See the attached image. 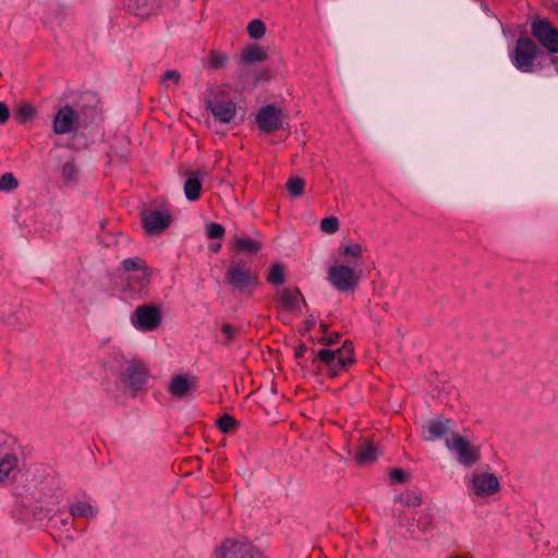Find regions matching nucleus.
I'll return each mask as SVG.
<instances>
[{
  "label": "nucleus",
  "instance_id": "nucleus-40",
  "mask_svg": "<svg viewBox=\"0 0 558 558\" xmlns=\"http://www.w3.org/2000/svg\"><path fill=\"white\" fill-rule=\"evenodd\" d=\"M10 117V111L4 102L0 101V124H4Z\"/></svg>",
  "mask_w": 558,
  "mask_h": 558
},
{
  "label": "nucleus",
  "instance_id": "nucleus-17",
  "mask_svg": "<svg viewBox=\"0 0 558 558\" xmlns=\"http://www.w3.org/2000/svg\"><path fill=\"white\" fill-rule=\"evenodd\" d=\"M150 282V270L142 268V272L130 274L126 278V290L133 295L141 296L146 293Z\"/></svg>",
  "mask_w": 558,
  "mask_h": 558
},
{
  "label": "nucleus",
  "instance_id": "nucleus-23",
  "mask_svg": "<svg viewBox=\"0 0 558 558\" xmlns=\"http://www.w3.org/2000/svg\"><path fill=\"white\" fill-rule=\"evenodd\" d=\"M36 108L27 101L16 105L14 109V119L17 123L24 124L32 121L36 117Z\"/></svg>",
  "mask_w": 558,
  "mask_h": 558
},
{
  "label": "nucleus",
  "instance_id": "nucleus-4",
  "mask_svg": "<svg viewBox=\"0 0 558 558\" xmlns=\"http://www.w3.org/2000/svg\"><path fill=\"white\" fill-rule=\"evenodd\" d=\"M468 495L473 500H487L497 495L501 485L492 472L475 471L464 478Z\"/></svg>",
  "mask_w": 558,
  "mask_h": 558
},
{
  "label": "nucleus",
  "instance_id": "nucleus-3",
  "mask_svg": "<svg viewBox=\"0 0 558 558\" xmlns=\"http://www.w3.org/2000/svg\"><path fill=\"white\" fill-rule=\"evenodd\" d=\"M313 362L316 363L319 368H324L331 377H336L354 363L353 345L350 342H344L343 345L337 350H319Z\"/></svg>",
  "mask_w": 558,
  "mask_h": 558
},
{
  "label": "nucleus",
  "instance_id": "nucleus-18",
  "mask_svg": "<svg viewBox=\"0 0 558 558\" xmlns=\"http://www.w3.org/2000/svg\"><path fill=\"white\" fill-rule=\"evenodd\" d=\"M69 511L73 518H84L86 520H92L98 514V508L89 497L74 500L70 505Z\"/></svg>",
  "mask_w": 558,
  "mask_h": 558
},
{
  "label": "nucleus",
  "instance_id": "nucleus-2",
  "mask_svg": "<svg viewBox=\"0 0 558 558\" xmlns=\"http://www.w3.org/2000/svg\"><path fill=\"white\" fill-rule=\"evenodd\" d=\"M108 371L133 390L141 389L147 381V367L142 361L128 359L114 351L106 362Z\"/></svg>",
  "mask_w": 558,
  "mask_h": 558
},
{
  "label": "nucleus",
  "instance_id": "nucleus-19",
  "mask_svg": "<svg viewBox=\"0 0 558 558\" xmlns=\"http://www.w3.org/2000/svg\"><path fill=\"white\" fill-rule=\"evenodd\" d=\"M451 424L450 420L444 418L429 421L423 427V436L429 441L441 438L450 430Z\"/></svg>",
  "mask_w": 558,
  "mask_h": 558
},
{
  "label": "nucleus",
  "instance_id": "nucleus-9",
  "mask_svg": "<svg viewBox=\"0 0 558 558\" xmlns=\"http://www.w3.org/2000/svg\"><path fill=\"white\" fill-rule=\"evenodd\" d=\"M541 53L532 39L519 38L511 54V61L519 71L531 73L535 70V60Z\"/></svg>",
  "mask_w": 558,
  "mask_h": 558
},
{
  "label": "nucleus",
  "instance_id": "nucleus-5",
  "mask_svg": "<svg viewBox=\"0 0 558 558\" xmlns=\"http://www.w3.org/2000/svg\"><path fill=\"white\" fill-rule=\"evenodd\" d=\"M227 283L244 295H251L258 284V277L244 263L231 262L226 272Z\"/></svg>",
  "mask_w": 558,
  "mask_h": 558
},
{
  "label": "nucleus",
  "instance_id": "nucleus-37",
  "mask_svg": "<svg viewBox=\"0 0 558 558\" xmlns=\"http://www.w3.org/2000/svg\"><path fill=\"white\" fill-rule=\"evenodd\" d=\"M206 233L209 239H220L225 235V228L216 222H211L206 228Z\"/></svg>",
  "mask_w": 558,
  "mask_h": 558
},
{
  "label": "nucleus",
  "instance_id": "nucleus-38",
  "mask_svg": "<svg viewBox=\"0 0 558 558\" xmlns=\"http://www.w3.org/2000/svg\"><path fill=\"white\" fill-rule=\"evenodd\" d=\"M235 420L229 415H225L218 421V426L223 433H229L235 426Z\"/></svg>",
  "mask_w": 558,
  "mask_h": 558
},
{
  "label": "nucleus",
  "instance_id": "nucleus-45",
  "mask_svg": "<svg viewBox=\"0 0 558 558\" xmlns=\"http://www.w3.org/2000/svg\"><path fill=\"white\" fill-rule=\"evenodd\" d=\"M301 354H302V351H298V352H296V355H298V356H301Z\"/></svg>",
  "mask_w": 558,
  "mask_h": 558
},
{
  "label": "nucleus",
  "instance_id": "nucleus-36",
  "mask_svg": "<svg viewBox=\"0 0 558 558\" xmlns=\"http://www.w3.org/2000/svg\"><path fill=\"white\" fill-rule=\"evenodd\" d=\"M399 501L408 507H417L422 504L421 497L413 490H408L399 496Z\"/></svg>",
  "mask_w": 558,
  "mask_h": 558
},
{
  "label": "nucleus",
  "instance_id": "nucleus-41",
  "mask_svg": "<svg viewBox=\"0 0 558 558\" xmlns=\"http://www.w3.org/2000/svg\"><path fill=\"white\" fill-rule=\"evenodd\" d=\"M390 476L391 478L395 481V482H398V483H402L404 482L405 480V474L402 470L400 469H395L391 471L390 473Z\"/></svg>",
  "mask_w": 558,
  "mask_h": 558
},
{
  "label": "nucleus",
  "instance_id": "nucleus-6",
  "mask_svg": "<svg viewBox=\"0 0 558 558\" xmlns=\"http://www.w3.org/2000/svg\"><path fill=\"white\" fill-rule=\"evenodd\" d=\"M445 444L464 468H472L481 460L480 447L460 434L456 433L447 437Z\"/></svg>",
  "mask_w": 558,
  "mask_h": 558
},
{
  "label": "nucleus",
  "instance_id": "nucleus-24",
  "mask_svg": "<svg viewBox=\"0 0 558 558\" xmlns=\"http://www.w3.org/2000/svg\"><path fill=\"white\" fill-rule=\"evenodd\" d=\"M268 54L264 48L257 45H250L244 48L242 52V59L245 62H262L267 60Z\"/></svg>",
  "mask_w": 558,
  "mask_h": 558
},
{
  "label": "nucleus",
  "instance_id": "nucleus-25",
  "mask_svg": "<svg viewBox=\"0 0 558 558\" xmlns=\"http://www.w3.org/2000/svg\"><path fill=\"white\" fill-rule=\"evenodd\" d=\"M302 301L301 292L296 289H286L281 294V304L290 311H295L300 307Z\"/></svg>",
  "mask_w": 558,
  "mask_h": 558
},
{
  "label": "nucleus",
  "instance_id": "nucleus-20",
  "mask_svg": "<svg viewBox=\"0 0 558 558\" xmlns=\"http://www.w3.org/2000/svg\"><path fill=\"white\" fill-rule=\"evenodd\" d=\"M207 175L206 171L197 170L191 172L184 183V195L189 201H196L201 196L202 182Z\"/></svg>",
  "mask_w": 558,
  "mask_h": 558
},
{
  "label": "nucleus",
  "instance_id": "nucleus-42",
  "mask_svg": "<svg viewBox=\"0 0 558 558\" xmlns=\"http://www.w3.org/2000/svg\"><path fill=\"white\" fill-rule=\"evenodd\" d=\"M220 248H221V244L220 243H213L209 246V250L215 252V253L219 252Z\"/></svg>",
  "mask_w": 558,
  "mask_h": 558
},
{
  "label": "nucleus",
  "instance_id": "nucleus-15",
  "mask_svg": "<svg viewBox=\"0 0 558 558\" xmlns=\"http://www.w3.org/2000/svg\"><path fill=\"white\" fill-rule=\"evenodd\" d=\"M208 109L220 123H230L236 114V105L230 99L215 97L208 101Z\"/></svg>",
  "mask_w": 558,
  "mask_h": 558
},
{
  "label": "nucleus",
  "instance_id": "nucleus-28",
  "mask_svg": "<svg viewBox=\"0 0 558 558\" xmlns=\"http://www.w3.org/2000/svg\"><path fill=\"white\" fill-rule=\"evenodd\" d=\"M228 58L225 53L211 50L204 61V65L210 69H221L226 65Z\"/></svg>",
  "mask_w": 558,
  "mask_h": 558
},
{
  "label": "nucleus",
  "instance_id": "nucleus-31",
  "mask_svg": "<svg viewBox=\"0 0 558 558\" xmlns=\"http://www.w3.org/2000/svg\"><path fill=\"white\" fill-rule=\"evenodd\" d=\"M305 181L299 177H292L287 182V189L291 196H301L304 192Z\"/></svg>",
  "mask_w": 558,
  "mask_h": 558
},
{
  "label": "nucleus",
  "instance_id": "nucleus-1",
  "mask_svg": "<svg viewBox=\"0 0 558 558\" xmlns=\"http://www.w3.org/2000/svg\"><path fill=\"white\" fill-rule=\"evenodd\" d=\"M364 244L345 240L337 248L328 269L327 282L338 292H353L362 278Z\"/></svg>",
  "mask_w": 558,
  "mask_h": 558
},
{
  "label": "nucleus",
  "instance_id": "nucleus-11",
  "mask_svg": "<svg viewBox=\"0 0 558 558\" xmlns=\"http://www.w3.org/2000/svg\"><path fill=\"white\" fill-rule=\"evenodd\" d=\"M533 37L550 53H558V31L546 20L535 19L531 23Z\"/></svg>",
  "mask_w": 558,
  "mask_h": 558
},
{
  "label": "nucleus",
  "instance_id": "nucleus-34",
  "mask_svg": "<svg viewBox=\"0 0 558 558\" xmlns=\"http://www.w3.org/2000/svg\"><path fill=\"white\" fill-rule=\"evenodd\" d=\"M123 268L131 274L141 271L142 268H148L143 259L138 257L128 258L122 262Z\"/></svg>",
  "mask_w": 558,
  "mask_h": 558
},
{
  "label": "nucleus",
  "instance_id": "nucleus-13",
  "mask_svg": "<svg viewBox=\"0 0 558 558\" xmlns=\"http://www.w3.org/2000/svg\"><path fill=\"white\" fill-rule=\"evenodd\" d=\"M78 128V116L70 106H63L59 109L53 120V132L56 134H68L76 131Z\"/></svg>",
  "mask_w": 558,
  "mask_h": 558
},
{
  "label": "nucleus",
  "instance_id": "nucleus-14",
  "mask_svg": "<svg viewBox=\"0 0 558 558\" xmlns=\"http://www.w3.org/2000/svg\"><path fill=\"white\" fill-rule=\"evenodd\" d=\"M282 118L283 116L280 109L272 105H268L259 110L256 117V122L263 131L270 133L282 128Z\"/></svg>",
  "mask_w": 558,
  "mask_h": 558
},
{
  "label": "nucleus",
  "instance_id": "nucleus-26",
  "mask_svg": "<svg viewBox=\"0 0 558 558\" xmlns=\"http://www.w3.org/2000/svg\"><path fill=\"white\" fill-rule=\"evenodd\" d=\"M377 449L372 444H363L355 456L357 463L366 464L373 462L377 458Z\"/></svg>",
  "mask_w": 558,
  "mask_h": 558
},
{
  "label": "nucleus",
  "instance_id": "nucleus-21",
  "mask_svg": "<svg viewBox=\"0 0 558 558\" xmlns=\"http://www.w3.org/2000/svg\"><path fill=\"white\" fill-rule=\"evenodd\" d=\"M230 248L235 252L256 254L262 248V243L256 239L235 236L231 242Z\"/></svg>",
  "mask_w": 558,
  "mask_h": 558
},
{
  "label": "nucleus",
  "instance_id": "nucleus-8",
  "mask_svg": "<svg viewBox=\"0 0 558 558\" xmlns=\"http://www.w3.org/2000/svg\"><path fill=\"white\" fill-rule=\"evenodd\" d=\"M216 558H268L244 538H227L216 549Z\"/></svg>",
  "mask_w": 558,
  "mask_h": 558
},
{
  "label": "nucleus",
  "instance_id": "nucleus-12",
  "mask_svg": "<svg viewBox=\"0 0 558 558\" xmlns=\"http://www.w3.org/2000/svg\"><path fill=\"white\" fill-rule=\"evenodd\" d=\"M145 231L151 235H159L171 225L172 218L168 210H145L142 214Z\"/></svg>",
  "mask_w": 558,
  "mask_h": 558
},
{
  "label": "nucleus",
  "instance_id": "nucleus-7",
  "mask_svg": "<svg viewBox=\"0 0 558 558\" xmlns=\"http://www.w3.org/2000/svg\"><path fill=\"white\" fill-rule=\"evenodd\" d=\"M17 441L11 435L0 432V483L11 478L19 465Z\"/></svg>",
  "mask_w": 558,
  "mask_h": 558
},
{
  "label": "nucleus",
  "instance_id": "nucleus-16",
  "mask_svg": "<svg viewBox=\"0 0 558 558\" xmlns=\"http://www.w3.org/2000/svg\"><path fill=\"white\" fill-rule=\"evenodd\" d=\"M197 388V378L192 375L179 374L171 378L169 392L179 399H183L194 392Z\"/></svg>",
  "mask_w": 558,
  "mask_h": 558
},
{
  "label": "nucleus",
  "instance_id": "nucleus-44",
  "mask_svg": "<svg viewBox=\"0 0 558 558\" xmlns=\"http://www.w3.org/2000/svg\"><path fill=\"white\" fill-rule=\"evenodd\" d=\"M557 60H558V59H557V58H555V57H551V58H550V61H551L553 63H555Z\"/></svg>",
  "mask_w": 558,
  "mask_h": 558
},
{
  "label": "nucleus",
  "instance_id": "nucleus-33",
  "mask_svg": "<svg viewBox=\"0 0 558 558\" xmlns=\"http://www.w3.org/2000/svg\"><path fill=\"white\" fill-rule=\"evenodd\" d=\"M319 228L326 234H335L339 230V220L335 216L326 217L320 220Z\"/></svg>",
  "mask_w": 558,
  "mask_h": 558
},
{
  "label": "nucleus",
  "instance_id": "nucleus-27",
  "mask_svg": "<svg viewBox=\"0 0 558 558\" xmlns=\"http://www.w3.org/2000/svg\"><path fill=\"white\" fill-rule=\"evenodd\" d=\"M267 280L275 286H281L286 281V268L281 263L274 264L269 269Z\"/></svg>",
  "mask_w": 558,
  "mask_h": 558
},
{
  "label": "nucleus",
  "instance_id": "nucleus-32",
  "mask_svg": "<svg viewBox=\"0 0 558 558\" xmlns=\"http://www.w3.org/2000/svg\"><path fill=\"white\" fill-rule=\"evenodd\" d=\"M247 33L251 38L260 39L266 33L265 24L260 20L255 19L248 23Z\"/></svg>",
  "mask_w": 558,
  "mask_h": 558
},
{
  "label": "nucleus",
  "instance_id": "nucleus-35",
  "mask_svg": "<svg viewBox=\"0 0 558 558\" xmlns=\"http://www.w3.org/2000/svg\"><path fill=\"white\" fill-rule=\"evenodd\" d=\"M19 185L16 178L12 173H4L0 177V191L11 192Z\"/></svg>",
  "mask_w": 558,
  "mask_h": 558
},
{
  "label": "nucleus",
  "instance_id": "nucleus-30",
  "mask_svg": "<svg viewBox=\"0 0 558 558\" xmlns=\"http://www.w3.org/2000/svg\"><path fill=\"white\" fill-rule=\"evenodd\" d=\"M78 170L75 163L70 160L63 163L61 175L65 184H72L77 180Z\"/></svg>",
  "mask_w": 558,
  "mask_h": 558
},
{
  "label": "nucleus",
  "instance_id": "nucleus-29",
  "mask_svg": "<svg viewBox=\"0 0 558 558\" xmlns=\"http://www.w3.org/2000/svg\"><path fill=\"white\" fill-rule=\"evenodd\" d=\"M238 335L239 330L235 327L231 326L230 324H223L221 326L218 341L225 345H230L234 342Z\"/></svg>",
  "mask_w": 558,
  "mask_h": 558
},
{
  "label": "nucleus",
  "instance_id": "nucleus-22",
  "mask_svg": "<svg viewBox=\"0 0 558 558\" xmlns=\"http://www.w3.org/2000/svg\"><path fill=\"white\" fill-rule=\"evenodd\" d=\"M124 10L140 19H146L155 12L153 2H125Z\"/></svg>",
  "mask_w": 558,
  "mask_h": 558
},
{
  "label": "nucleus",
  "instance_id": "nucleus-10",
  "mask_svg": "<svg viewBox=\"0 0 558 558\" xmlns=\"http://www.w3.org/2000/svg\"><path fill=\"white\" fill-rule=\"evenodd\" d=\"M162 323V311L159 305L144 304L136 307L131 316V324L142 332L154 331Z\"/></svg>",
  "mask_w": 558,
  "mask_h": 558
},
{
  "label": "nucleus",
  "instance_id": "nucleus-39",
  "mask_svg": "<svg viewBox=\"0 0 558 558\" xmlns=\"http://www.w3.org/2000/svg\"><path fill=\"white\" fill-rule=\"evenodd\" d=\"M180 77H181V75L178 71L169 70V71L165 72V74L162 75V82L167 86L169 85V83H173L177 85L180 82Z\"/></svg>",
  "mask_w": 558,
  "mask_h": 558
},
{
  "label": "nucleus",
  "instance_id": "nucleus-43",
  "mask_svg": "<svg viewBox=\"0 0 558 558\" xmlns=\"http://www.w3.org/2000/svg\"><path fill=\"white\" fill-rule=\"evenodd\" d=\"M336 338H337V336H336V337H331V336H330V337H328V338L326 339L327 344L335 343V342H336Z\"/></svg>",
  "mask_w": 558,
  "mask_h": 558
}]
</instances>
